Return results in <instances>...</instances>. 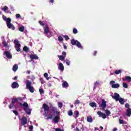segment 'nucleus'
Returning <instances> with one entry per match:
<instances>
[{"label": "nucleus", "instance_id": "nucleus-6", "mask_svg": "<svg viewBox=\"0 0 131 131\" xmlns=\"http://www.w3.org/2000/svg\"><path fill=\"white\" fill-rule=\"evenodd\" d=\"M71 43L72 45L74 46L76 45L78 48H82L81 43H80L79 41H77V40H75V39H72V40H71Z\"/></svg>", "mask_w": 131, "mask_h": 131}, {"label": "nucleus", "instance_id": "nucleus-17", "mask_svg": "<svg viewBox=\"0 0 131 131\" xmlns=\"http://www.w3.org/2000/svg\"><path fill=\"white\" fill-rule=\"evenodd\" d=\"M58 69H59V70H61V71H63L64 70V65H63L62 63H61V62L59 63Z\"/></svg>", "mask_w": 131, "mask_h": 131}, {"label": "nucleus", "instance_id": "nucleus-12", "mask_svg": "<svg viewBox=\"0 0 131 131\" xmlns=\"http://www.w3.org/2000/svg\"><path fill=\"white\" fill-rule=\"evenodd\" d=\"M97 114L99 117H102L103 119H105V118H106V115L105 113H102L100 111H98L97 112Z\"/></svg>", "mask_w": 131, "mask_h": 131}, {"label": "nucleus", "instance_id": "nucleus-59", "mask_svg": "<svg viewBox=\"0 0 131 131\" xmlns=\"http://www.w3.org/2000/svg\"><path fill=\"white\" fill-rule=\"evenodd\" d=\"M63 47H64V49H68V47L67 46H66V45H64Z\"/></svg>", "mask_w": 131, "mask_h": 131}, {"label": "nucleus", "instance_id": "nucleus-34", "mask_svg": "<svg viewBox=\"0 0 131 131\" xmlns=\"http://www.w3.org/2000/svg\"><path fill=\"white\" fill-rule=\"evenodd\" d=\"M123 86L125 89H127L128 88V84L126 82H123Z\"/></svg>", "mask_w": 131, "mask_h": 131}, {"label": "nucleus", "instance_id": "nucleus-50", "mask_svg": "<svg viewBox=\"0 0 131 131\" xmlns=\"http://www.w3.org/2000/svg\"><path fill=\"white\" fill-rule=\"evenodd\" d=\"M8 9V6H4V7H3V10H4V11H6Z\"/></svg>", "mask_w": 131, "mask_h": 131}, {"label": "nucleus", "instance_id": "nucleus-44", "mask_svg": "<svg viewBox=\"0 0 131 131\" xmlns=\"http://www.w3.org/2000/svg\"><path fill=\"white\" fill-rule=\"evenodd\" d=\"M40 81L41 84H43V83H45V81L42 78H40Z\"/></svg>", "mask_w": 131, "mask_h": 131}, {"label": "nucleus", "instance_id": "nucleus-16", "mask_svg": "<svg viewBox=\"0 0 131 131\" xmlns=\"http://www.w3.org/2000/svg\"><path fill=\"white\" fill-rule=\"evenodd\" d=\"M18 87H19V84L18 82H17L16 81L13 82V83H12L11 84V88L12 89H17V88H18Z\"/></svg>", "mask_w": 131, "mask_h": 131}, {"label": "nucleus", "instance_id": "nucleus-62", "mask_svg": "<svg viewBox=\"0 0 131 131\" xmlns=\"http://www.w3.org/2000/svg\"><path fill=\"white\" fill-rule=\"evenodd\" d=\"M73 107H74L73 104H71V108H73Z\"/></svg>", "mask_w": 131, "mask_h": 131}, {"label": "nucleus", "instance_id": "nucleus-15", "mask_svg": "<svg viewBox=\"0 0 131 131\" xmlns=\"http://www.w3.org/2000/svg\"><path fill=\"white\" fill-rule=\"evenodd\" d=\"M30 58L31 59H35V60L39 59V57L36 54H31L30 55Z\"/></svg>", "mask_w": 131, "mask_h": 131}, {"label": "nucleus", "instance_id": "nucleus-58", "mask_svg": "<svg viewBox=\"0 0 131 131\" xmlns=\"http://www.w3.org/2000/svg\"><path fill=\"white\" fill-rule=\"evenodd\" d=\"M9 108H12V106L11 104H10V105H9Z\"/></svg>", "mask_w": 131, "mask_h": 131}, {"label": "nucleus", "instance_id": "nucleus-23", "mask_svg": "<svg viewBox=\"0 0 131 131\" xmlns=\"http://www.w3.org/2000/svg\"><path fill=\"white\" fill-rule=\"evenodd\" d=\"M87 121H88V122H89L90 123H92V122H93V119L92 116H89L88 117H87Z\"/></svg>", "mask_w": 131, "mask_h": 131}, {"label": "nucleus", "instance_id": "nucleus-7", "mask_svg": "<svg viewBox=\"0 0 131 131\" xmlns=\"http://www.w3.org/2000/svg\"><path fill=\"white\" fill-rule=\"evenodd\" d=\"M14 47L15 48V49L16 50V51L17 52H20V47H21V45L19 43V42L18 40H14Z\"/></svg>", "mask_w": 131, "mask_h": 131}, {"label": "nucleus", "instance_id": "nucleus-9", "mask_svg": "<svg viewBox=\"0 0 131 131\" xmlns=\"http://www.w3.org/2000/svg\"><path fill=\"white\" fill-rule=\"evenodd\" d=\"M110 84L112 85L113 89H118L120 86L119 83H116L115 80H112L110 82Z\"/></svg>", "mask_w": 131, "mask_h": 131}, {"label": "nucleus", "instance_id": "nucleus-43", "mask_svg": "<svg viewBox=\"0 0 131 131\" xmlns=\"http://www.w3.org/2000/svg\"><path fill=\"white\" fill-rule=\"evenodd\" d=\"M73 33L74 34H77L78 30H77V29L74 28L73 30Z\"/></svg>", "mask_w": 131, "mask_h": 131}, {"label": "nucleus", "instance_id": "nucleus-8", "mask_svg": "<svg viewBox=\"0 0 131 131\" xmlns=\"http://www.w3.org/2000/svg\"><path fill=\"white\" fill-rule=\"evenodd\" d=\"M7 27L9 29H12V30H14L15 28L14 27V25L11 24V18L10 17H8L7 18Z\"/></svg>", "mask_w": 131, "mask_h": 131}, {"label": "nucleus", "instance_id": "nucleus-54", "mask_svg": "<svg viewBox=\"0 0 131 131\" xmlns=\"http://www.w3.org/2000/svg\"><path fill=\"white\" fill-rule=\"evenodd\" d=\"M97 54V51H94L93 55L94 56H96Z\"/></svg>", "mask_w": 131, "mask_h": 131}, {"label": "nucleus", "instance_id": "nucleus-55", "mask_svg": "<svg viewBox=\"0 0 131 131\" xmlns=\"http://www.w3.org/2000/svg\"><path fill=\"white\" fill-rule=\"evenodd\" d=\"M76 131H79V129L78 127H76Z\"/></svg>", "mask_w": 131, "mask_h": 131}, {"label": "nucleus", "instance_id": "nucleus-41", "mask_svg": "<svg viewBox=\"0 0 131 131\" xmlns=\"http://www.w3.org/2000/svg\"><path fill=\"white\" fill-rule=\"evenodd\" d=\"M62 54L63 57H64V60H65V58H66V56H67V53H66V52H65V51H63V52H62Z\"/></svg>", "mask_w": 131, "mask_h": 131}, {"label": "nucleus", "instance_id": "nucleus-4", "mask_svg": "<svg viewBox=\"0 0 131 131\" xmlns=\"http://www.w3.org/2000/svg\"><path fill=\"white\" fill-rule=\"evenodd\" d=\"M19 105L24 107V110L27 114L28 115H30V114H31V110L29 108L28 102H25L24 103H22V102H19Z\"/></svg>", "mask_w": 131, "mask_h": 131}, {"label": "nucleus", "instance_id": "nucleus-53", "mask_svg": "<svg viewBox=\"0 0 131 131\" xmlns=\"http://www.w3.org/2000/svg\"><path fill=\"white\" fill-rule=\"evenodd\" d=\"M23 98H21V97L17 98V102H18V101H23Z\"/></svg>", "mask_w": 131, "mask_h": 131}, {"label": "nucleus", "instance_id": "nucleus-33", "mask_svg": "<svg viewBox=\"0 0 131 131\" xmlns=\"http://www.w3.org/2000/svg\"><path fill=\"white\" fill-rule=\"evenodd\" d=\"M66 63L67 65L69 66L71 64V61H70V60L69 59H66Z\"/></svg>", "mask_w": 131, "mask_h": 131}, {"label": "nucleus", "instance_id": "nucleus-5", "mask_svg": "<svg viewBox=\"0 0 131 131\" xmlns=\"http://www.w3.org/2000/svg\"><path fill=\"white\" fill-rule=\"evenodd\" d=\"M31 81H29L28 79L26 81V88L29 90L30 93H34L35 89L31 85Z\"/></svg>", "mask_w": 131, "mask_h": 131}, {"label": "nucleus", "instance_id": "nucleus-39", "mask_svg": "<svg viewBox=\"0 0 131 131\" xmlns=\"http://www.w3.org/2000/svg\"><path fill=\"white\" fill-rule=\"evenodd\" d=\"M80 102L79 101V100L77 99L76 101H75V105H79V104H80Z\"/></svg>", "mask_w": 131, "mask_h": 131}, {"label": "nucleus", "instance_id": "nucleus-21", "mask_svg": "<svg viewBox=\"0 0 131 131\" xmlns=\"http://www.w3.org/2000/svg\"><path fill=\"white\" fill-rule=\"evenodd\" d=\"M90 106H91V107H92V108H95H95H96L97 103L95 102H90Z\"/></svg>", "mask_w": 131, "mask_h": 131}, {"label": "nucleus", "instance_id": "nucleus-45", "mask_svg": "<svg viewBox=\"0 0 131 131\" xmlns=\"http://www.w3.org/2000/svg\"><path fill=\"white\" fill-rule=\"evenodd\" d=\"M58 106L60 108H61L63 107V103L62 102H58Z\"/></svg>", "mask_w": 131, "mask_h": 131}, {"label": "nucleus", "instance_id": "nucleus-57", "mask_svg": "<svg viewBox=\"0 0 131 131\" xmlns=\"http://www.w3.org/2000/svg\"><path fill=\"white\" fill-rule=\"evenodd\" d=\"M113 131H117V128H114Z\"/></svg>", "mask_w": 131, "mask_h": 131}, {"label": "nucleus", "instance_id": "nucleus-49", "mask_svg": "<svg viewBox=\"0 0 131 131\" xmlns=\"http://www.w3.org/2000/svg\"><path fill=\"white\" fill-rule=\"evenodd\" d=\"M29 128L30 129V131H33V126L32 125H31L30 126H29Z\"/></svg>", "mask_w": 131, "mask_h": 131}, {"label": "nucleus", "instance_id": "nucleus-52", "mask_svg": "<svg viewBox=\"0 0 131 131\" xmlns=\"http://www.w3.org/2000/svg\"><path fill=\"white\" fill-rule=\"evenodd\" d=\"M64 38H65V39L66 40V41H68V40H69V39H70L69 36H68V35L64 36Z\"/></svg>", "mask_w": 131, "mask_h": 131}, {"label": "nucleus", "instance_id": "nucleus-64", "mask_svg": "<svg viewBox=\"0 0 131 131\" xmlns=\"http://www.w3.org/2000/svg\"><path fill=\"white\" fill-rule=\"evenodd\" d=\"M11 9H12V10H14V7H11Z\"/></svg>", "mask_w": 131, "mask_h": 131}, {"label": "nucleus", "instance_id": "nucleus-60", "mask_svg": "<svg viewBox=\"0 0 131 131\" xmlns=\"http://www.w3.org/2000/svg\"><path fill=\"white\" fill-rule=\"evenodd\" d=\"M17 78H18L17 76H15L14 79L16 80L17 79Z\"/></svg>", "mask_w": 131, "mask_h": 131}, {"label": "nucleus", "instance_id": "nucleus-29", "mask_svg": "<svg viewBox=\"0 0 131 131\" xmlns=\"http://www.w3.org/2000/svg\"><path fill=\"white\" fill-rule=\"evenodd\" d=\"M3 19H4V20H5V21H6V23H7V26H8V18H7V16H6L5 15H3Z\"/></svg>", "mask_w": 131, "mask_h": 131}, {"label": "nucleus", "instance_id": "nucleus-56", "mask_svg": "<svg viewBox=\"0 0 131 131\" xmlns=\"http://www.w3.org/2000/svg\"><path fill=\"white\" fill-rule=\"evenodd\" d=\"M49 2H51V3H54V0H50Z\"/></svg>", "mask_w": 131, "mask_h": 131}, {"label": "nucleus", "instance_id": "nucleus-14", "mask_svg": "<svg viewBox=\"0 0 131 131\" xmlns=\"http://www.w3.org/2000/svg\"><path fill=\"white\" fill-rule=\"evenodd\" d=\"M126 115L127 117H130L131 116V107L128 106V108L126 110Z\"/></svg>", "mask_w": 131, "mask_h": 131}, {"label": "nucleus", "instance_id": "nucleus-42", "mask_svg": "<svg viewBox=\"0 0 131 131\" xmlns=\"http://www.w3.org/2000/svg\"><path fill=\"white\" fill-rule=\"evenodd\" d=\"M38 23L40 25V26H42V27H44L45 26L44 23H43V21H41V20H39Z\"/></svg>", "mask_w": 131, "mask_h": 131}, {"label": "nucleus", "instance_id": "nucleus-2", "mask_svg": "<svg viewBox=\"0 0 131 131\" xmlns=\"http://www.w3.org/2000/svg\"><path fill=\"white\" fill-rule=\"evenodd\" d=\"M51 111L53 114H55L56 115V116H55L54 117V121L55 123H58L60 119V112H58L57 107H55V106L52 107Z\"/></svg>", "mask_w": 131, "mask_h": 131}, {"label": "nucleus", "instance_id": "nucleus-31", "mask_svg": "<svg viewBox=\"0 0 131 131\" xmlns=\"http://www.w3.org/2000/svg\"><path fill=\"white\" fill-rule=\"evenodd\" d=\"M99 84V82H98V81H96V82H95L94 83V90L96 89V88L97 87V85H98Z\"/></svg>", "mask_w": 131, "mask_h": 131}, {"label": "nucleus", "instance_id": "nucleus-51", "mask_svg": "<svg viewBox=\"0 0 131 131\" xmlns=\"http://www.w3.org/2000/svg\"><path fill=\"white\" fill-rule=\"evenodd\" d=\"M15 16L16 18H20L21 17V15L20 14H19V13H17Z\"/></svg>", "mask_w": 131, "mask_h": 131}, {"label": "nucleus", "instance_id": "nucleus-48", "mask_svg": "<svg viewBox=\"0 0 131 131\" xmlns=\"http://www.w3.org/2000/svg\"><path fill=\"white\" fill-rule=\"evenodd\" d=\"M125 107L127 109L129 108V107H130V104H129V103H127V102H126V103H125Z\"/></svg>", "mask_w": 131, "mask_h": 131}, {"label": "nucleus", "instance_id": "nucleus-38", "mask_svg": "<svg viewBox=\"0 0 131 131\" xmlns=\"http://www.w3.org/2000/svg\"><path fill=\"white\" fill-rule=\"evenodd\" d=\"M39 91L40 95H42V94H44L45 93L43 89H39Z\"/></svg>", "mask_w": 131, "mask_h": 131}, {"label": "nucleus", "instance_id": "nucleus-27", "mask_svg": "<svg viewBox=\"0 0 131 131\" xmlns=\"http://www.w3.org/2000/svg\"><path fill=\"white\" fill-rule=\"evenodd\" d=\"M119 121L120 124H127L126 121H123V120H122L121 119H119Z\"/></svg>", "mask_w": 131, "mask_h": 131}, {"label": "nucleus", "instance_id": "nucleus-36", "mask_svg": "<svg viewBox=\"0 0 131 131\" xmlns=\"http://www.w3.org/2000/svg\"><path fill=\"white\" fill-rule=\"evenodd\" d=\"M58 41H59L60 42H63V39L61 36H59L58 37Z\"/></svg>", "mask_w": 131, "mask_h": 131}, {"label": "nucleus", "instance_id": "nucleus-1", "mask_svg": "<svg viewBox=\"0 0 131 131\" xmlns=\"http://www.w3.org/2000/svg\"><path fill=\"white\" fill-rule=\"evenodd\" d=\"M42 107L44 109V116H45V117H47V119H53V115L50 114L48 116L47 112L50 111V106H49L48 104L44 102L42 104Z\"/></svg>", "mask_w": 131, "mask_h": 131}, {"label": "nucleus", "instance_id": "nucleus-18", "mask_svg": "<svg viewBox=\"0 0 131 131\" xmlns=\"http://www.w3.org/2000/svg\"><path fill=\"white\" fill-rule=\"evenodd\" d=\"M62 86L63 88L67 89L69 86V84L67 81H63L62 83Z\"/></svg>", "mask_w": 131, "mask_h": 131}, {"label": "nucleus", "instance_id": "nucleus-22", "mask_svg": "<svg viewBox=\"0 0 131 131\" xmlns=\"http://www.w3.org/2000/svg\"><path fill=\"white\" fill-rule=\"evenodd\" d=\"M17 102H18V98H13L11 102L12 106H14L15 103H16Z\"/></svg>", "mask_w": 131, "mask_h": 131}, {"label": "nucleus", "instance_id": "nucleus-10", "mask_svg": "<svg viewBox=\"0 0 131 131\" xmlns=\"http://www.w3.org/2000/svg\"><path fill=\"white\" fill-rule=\"evenodd\" d=\"M106 103H107V102L106 101H105V100L102 99L101 104H100V106L101 107V108H102L103 111H105V108H106V107H107Z\"/></svg>", "mask_w": 131, "mask_h": 131}, {"label": "nucleus", "instance_id": "nucleus-35", "mask_svg": "<svg viewBox=\"0 0 131 131\" xmlns=\"http://www.w3.org/2000/svg\"><path fill=\"white\" fill-rule=\"evenodd\" d=\"M68 115L69 116H73V113L72 110H70V111H69Z\"/></svg>", "mask_w": 131, "mask_h": 131}, {"label": "nucleus", "instance_id": "nucleus-46", "mask_svg": "<svg viewBox=\"0 0 131 131\" xmlns=\"http://www.w3.org/2000/svg\"><path fill=\"white\" fill-rule=\"evenodd\" d=\"M48 75H49L48 73H44V76L47 78V80L49 79V78L48 77Z\"/></svg>", "mask_w": 131, "mask_h": 131}, {"label": "nucleus", "instance_id": "nucleus-20", "mask_svg": "<svg viewBox=\"0 0 131 131\" xmlns=\"http://www.w3.org/2000/svg\"><path fill=\"white\" fill-rule=\"evenodd\" d=\"M79 111H75V112H74V117L75 119H76L77 118H78V117H79Z\"/></svg>", "mask_w": 131, "mask_h": 131}, {"label": "nucleus", "instance_id": "nucleus-37", "mask_svg": "<svg viewBox=\"0 0 131 131\" xmlns=\"http://www.w3.org/2000/svg\"><path fill=\"white\" fill-rule=\"evenodd\" d=\"M105 114H106L107 116H110V115L111 114V112H110V111H109L108 110H105Z\"/></svg>", "mask_w": 131, "mask_h": 131}, {"label": "nucleus", "instance_id": "nucleus-61", "mask_svg": "<svg viewBox=\"0 0 131 131\" xmlns=\"http://www.w3.org/2000/svg\"><path fill=\"white\" fill-rule=\"evenodd\" d=\"M30 72H31L30 70L28 71V74H30Z\"/></svg>", "mask_w": 131, "mask_h": 131}, {"label": "nucleus", "instance_id": "nucleus-40", "mask_svg": "<svg viewBox=\"0 0 131 131\" xmlns=\"http://www.w3.org/2000/svg\"><path fill=\"white\" fill-rule=\"evenodd\" d=\"M122 71L121 70H116L115 71V74H119L120 73H121Z\"/></svg>", "mask_w": 131, "mask_h": 131}, {"label": "nucleus", "instance_id": "nucleus-3", "mask_svg": "<svg viewBox=\"0 0 131 131\" xmlns=\"http://www.w3.org/2000/svg\"><path fill=\"white\" fill-rule=\"evenodd\" d=\"M113 99H114L116 101V102L118 101L121 104V105H124L125 101H124L123 98H120V95L117 94V93H115L114 96H112Z\"/></svg>", "mask_w": 131, "mask_h": 131}, {"label": "nucleus", "instance_id": "nucleus-30", "mask_svg": "<svg viewBox=\"0 0 131 131\" xmlns=\"http://www.w3.org/2000/svg\"><path fill=\"white\" fill-rule=\"evenodd\" d=\"M3 46L5 47L6 48H7L8 47V44L7 42H6V41L4 40L3 42Z\"/></svg>", "mask_w": 131, "mask_h": 131}, {"label": "nucleus", "instance_id": "nucleus-11", "mask_svg": "<svg viewBox=\"0 0 131 131\" xmlns=\"http://www.w3.org/2000/svg\"><path fill=\"white\" fill-rule=\"evenodd\" d=\"M21 124L23 125H25V124H27V118L25 116L21 118Z\"/></svg>", "mask_w": 131, "mask_h": 131}, {"label": "nucleus", "instance_id": "nucleus-25", "mask_svg": "<svg viewBox=\"0 0 131 131\" xmlns=\"http://www.w3.org/2000/svg\"><path fill=\"white\" fill-rule=\"evenodd\" d=\"M123 80H127V81H131V77L130 76H125V78Z\"/></svg>", "mask_w": 131, "mask_h": 131}, {"label": "nucleus", "instance_id": "nucleus-32", "mask_svg": "<svg viewBox=\"0 0 131 131\" xmlns=\"http://www.w3.org/2000/svg\"><path fill=\"white\" fill-rule=\"evenodd\" d=\"M29 48H28V47H27V46H25L23 48V50L26 52H29Z\"/></svg>", "mask_w": 131, "mask_h": 131}, {"label": "nucleus", "instance_id": "nucleus-63", "mask_svg": "<svg viewBox=\"0 0 131 131\" xmlns=\"http://www.w3.org/2000/svg\"><path fill=\"white\" fill-rule=\"evenodd\" d=\"M95 130H99V128L95 127Z\"/></svg>", "mask_w": 131, "mask_h": 131}, {"label": "nucleus", "instance_id": "nucleus-47", "mask_svg": "<svg viewBox=\"0 0 131 131\" xmlns=\"http://www.w3.org/2000/svg\"><path fill=\"white\" fill-rule=\"evenodd\" d=\"M13 112L14 113V114H15V115H16V116H17L19 114L18 111H16L15 110H14V111H13Z\"/></svg>", "mask_w": 131, "mask_h": 131}, {"label": "nucleus", "instance_id": "nucleus-28", "mask_svg": "<svg viewBox=\"0 0 131 131\" xmlns=\"http://www.w3.org/2000/svg\"><path fill=\"white\" fill-rule=\"evenodd\" d=\"M18 30L20 32H24V31H25V27H24V26L19 27V28H18Z\"/></svg>", "mask_w": 131, "mask_h": 131}, {"label": "nucleus", "instance_id": "nucleus-19", "mask_svg": "<svg viewBox=\"0 0 131 131\" xmlns=\"http://www.w3.org/2000/svg\"><path fill=\"white\" fill-rule=\"evenodd\" d=\"M50 32L49 28L48 25L44 27V34H48Z\"/></svg>", "mask_w": 131, "mask_h": 131}, {"label": "nucleus", "instance_id": "nucleus-26", "mask_svg": "<svg viewBox=\"0 0 131 131\" xmlns=\"http://www.w3.org/2000/svg\"><path fill=\"white\" fill-rule=\"evenodd\" d=\"M58 57L59 58L60 60L61 61H63L64 60V57L63 56V54L62 55H58Z\"/></svg>", "mask_w": 131, "mask_h": 131}, {"label": "nucleus", "instance_id": "nucleus-13", "mask_svg": "<svg viewBox=\"0 0 131 131\" xmlns=\"http://www.w3.org/2000/svg\"><path fill=\"white\" fill-rule=\"evenodd\" d=\"M5 54L7 58H8L9 59H12V54H11V52L5 51Z\"/></svg>", "mask_w": 131, "mask_h": 131}, {"label": "nucleus", "instance_id": "nucleus-24", "mask_svg": "<svg viewBox=\"0 0 131 131\" xmlns=\"http://www.w3.org/2000/svg\"><path fill=\"white\" fill-rule=\"evenodd\" d=\"M18 68V66L17 64H14V65H13V66L12 70L13 71H17Z\"/></svg>", "mask_w": 131, "mask_h": 131}]
</instances>
